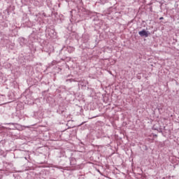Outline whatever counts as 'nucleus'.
<instances>
[{"mask_svg":"<svg viewBox=\"0 0 179 179\" xmlns=\"http://www.w3.org/2000/svg\"><path fill=\"white\" fill-rule=\"evenodd\" d=\"M138 34L142 37H143V36H145V37H148V36H149L148 34V32L145 29L142 30L141 31H139Z\"/></svg>","mask_w":179,"mask_h":179,"instance_id":"f257e3e1","label":"nucleus"},{"mask_svg":"<svg viewBox=\"0 0 179 179\" xmlns=\"http://www.w3.org/2000/svg\"><path fill=\"white\" fill-rule=\"evenodd\" d=\"M159 19H160V20H162V19H163V17H161Z\"/></svg>","mask_w":179,"mask_h":179,"instance_id":"f03ea898","label":"nucleus"}]
</instances>
